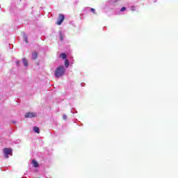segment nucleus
Returning <instances> with one entry per match:
<instances>
[{"instance_id":"nucleus-9","label":"nucleus","mask_w":178,"mask_h":178,"mask_svg":"<svg viewBox=\"0 0 178 178\" xmlns=\"http://www.w3.org/2000/svg\"><path fill=\"white\" fill-rule=\"evenodd\" d=\"M60 58H62V59H66V58H67L66 54H65V53L60 54Z\"/></svg>"},{"instance_id":"nucleus-13","label":"nucleus","mask_w":178,"mask_h":178,"mask_svg":"<svg viewBox=\"0 0 178 178\" xmlns=\"http://www.w3.org/2000/svg\"><path fill=\"white\" fill-rule=\"evenodd\" d=\"M120 10L121 12H124V10H126V8L124 7H122Z\"/></svg>"},{"instance_id":"nucleus-8","label":"nucleus","mask_w":178,"mask_h":178,"mask_svg":"<svg viewBox=\"0 0 178 178\" xmlns=\"http://www.w3.org/2000/svg\"><path fill=\"white\" fill-rule=\"evenodd\" d=\"M33 130L35 133H38V134H40V128L38 127H34Z\"/></svg>"},{"instance_id":"nucleus-12","label":"nucleus","mask_w":178,"mask_h":178,"mask_svg":"<svg viewBox=\"0 0 178 178\" xmlns=\"http://www.w3.org/2000/svg\"><path fill=\"white\" fill-rule=\"evenodd\" d=\"M63 120H67V115H63Z\"/></svg>"},{"instance_id":"nucleus-14","label":"nucleus","mask_w":178,"mask_h":178,"mask_svg":"<svg viewBox=\"0 0 178 178\" xmlns=\"http://www.w3.org/2000/svg\"><path fill=\"white\" fill-rule=\"evenodd\" d=\"M60 41H63V36L62 35H60Z\"/></svg>"},{"instance_id":"nucleus-2","label":"nucleus","mask_w":178,"mask_h":178,"mask_svg":"<svg viewBox=\"0 0 178 178\" xmlns=\"http://www.w3.org/2000/svg\"><path fill=\"white\" fill-rule=\"evenodd\" d=\"M12 149L9 147H5L3 149V152L4 154V157L6 158V159H8V158H9V155L12 156Z\"/></svg>"},{"instance_id":"nucleus-4","label":"nucleus","mask_w":178,"mask_h":178,"mask_svg":"<svg viewBox=\"0 0 178 178\" xmlns=\"http://www.w3.org/2000/svg\"><path fill=\"white\" fill-rule=\"evenodd\" d=\"M37 116V114L35 113H27L25 114V118L27 119L29 118H35Z\"/></svg>"},{"instance_id":"nucleus-6","label":"nucleus","mask_w":178,"mask_h":178,"mask_svg":"<svg viewBox=\"0 0 178 178\" xmlns=\"http://www.w3.org/2000/svg\"><path fill=\"white\" fill-rule=\"evenodd\" d=\"M22 62L24 64V66H25V67H27V66H29V62L27 61L26 58H22Z\"/></svg>"},{"instance_id":"nucleus-3","label":"nucleus","mask_w":178,"mask_h":178,"mask_svg":"<svg viewBox=\"0 0 178 178\" xmlns=\"http://www.w3.org/2000/svg\"><path fill=\"white\" fill-rule=\"evenodd\" d=\"M63 20H65V15H63V14H59L58 19L56 22V24L58 26H60V24H62V23L63 22Z\"/></svg>"},{"instance_id":"nucleus-11","label":"nucleus","mask_w":178,"mask_h":178,"mask_svg":"<svg viewBox=\"0 0 178 178\" xmlns=\"http://www.w3.org/2000/svg\"><path fill=\"white\" fill-rule=\"evenodd\" d=\"M24 38L25 42H26V44H29V40L27 39V36L25 35V36L24 37Z\"/></svg>"},{"instance_id":"nucleus-15","label":"nucleus","mask_w":178,"mask_h":178,"mask_svg":"<svg viewBox=\"0 0 178 178\" xmlns=\"http://www.w3.org/2000/svg\"><path fill=\"white\" fill-rule=\"evenodd\" d=\"M16 64L17 65V66H20V61H16Z\"/></svg>"},{"instance_id":"nucleus-17","label":"nucleus","mask_w":178,"mask_h":178,"mask_svg":"<svg viewBox=\"0 0 178 178\" xmlns=\"http://www.w3.org/2000/svg\"><path fill=\"white\" fill-rule=\"evenodd\" d=\"M131 10H132L133 12H134V10H136V8H134V7H132V8H131Z\"/></svg>"},{"instance_id":"nucleus-1","label":"nucleus","mask_w":178,"mask_h":178,"mask_svg":"<svg viewBox=\"0 0 178 178\" xmlns=\"http://www.w3.org/2000/svg\"><path fill=\"white\" fill-rule=\"evenodd\" d=\"M65 67L63 65H60L56 69L55 71V76L58 79L59 77H62L63 74H65Z\"/></svg>"},{"instance_id":"nucleus-16","label":"nucleus","mask_w":178,"mask_h":178,"mask_svg":"<svg viewBox=\"0 0 178 178\" xmlns=\"http://www.w3.org/2000/svg\"><path fill=\"white\" fill-rule=\"evenodd\" d=\"M90 10H91V12H92L93 13H95V9H94V8H91Z\"/></svg>"},{"instance_id":"nucleus-7","label":"nucleus","mask_w":178,"mask_h":178,"mask_svg":"<svg viewBox=\"0 0 178 178\" xmlns=\"http://www.w3.org/2000/svg\"><path fill=\"white\" fill-rule=\"evenodd\" d=\"M32 163L34 168H38L39 165L36 161L32 160Z\"/></svg>"},{"instance_id":"nucleus-5","label":"nucleus","mask_w":178,"mask_h":178,"mask_svg":"<svg viewBox=\"0 0 178 178\" xmlns=\"http://www.w3.org/2000/svg\"><path fill=\"white\" fill-rule=\"evenodd\" d=\"M38 58V53L37 52L32 53V59H33V60H35V59H37Z\"/></svg>"},{"instance_id":"nucleus-10","label":"nucleus","mask_w":178,"mask_h":178,"mask_svg":"<svg viewBox=\"0 0 178 178\" xmlns=\"http://www.w3.org/2000/svg\"><path fill=\"white\" fill-rule=\"evenodd\" d=\"M65 67H69V60L66 59L65 60Z\"/></svg>"}]
</instances>
